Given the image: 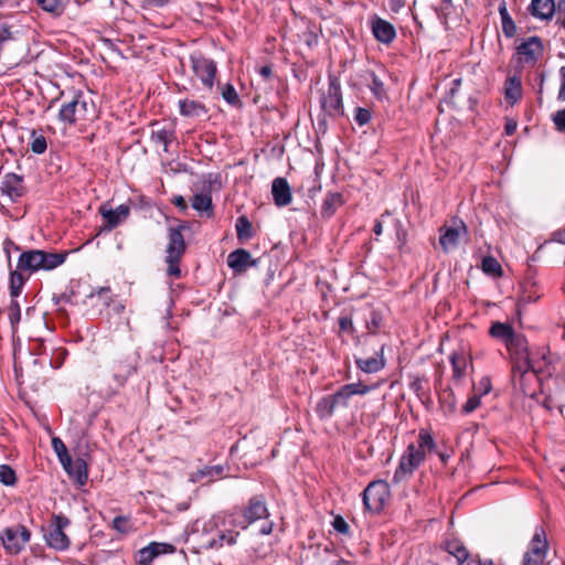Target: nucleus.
I'll return each mask as SVG.
<instances>
[{"mask_svg":"<svg viewBox=\"0 0 565 565\" xmlns=\"http://www.w3.org/2000/svg\"><path fill=\"white\" fill-rule=\"evenodd\" d=\"M238 518L235 513H220L204 522L200 534L203 550H220L236 544L239 536Z\"/></svg>","mask_w":565,"mask_h":565,"instance_id":"obj_1","label":"nucleus"},{"mask_svg":"<svg viewBox=\"0 0 565 565\" xmlns=\"http://www.w3.org/2000/svg\"><path fill=\"white\" fill-rule=\"evenodd\" d=\"M507 348L513 359L512 381L515 383L519 381L523 386V380L530 370L543 372L542 365L530 356L527 341L523 335L514 332L507 342Z\"/></svg>","mask_w":565,"mask_h":565,"instance_id":"obj_2","label":"nucleus"},{"mask_svg":"<svg viewBox=\"0 0 565 565\" xmlns=\"http://www.w3.org/2000/svg\"><path fill=\"white\" fill-rule=\"evenodd\" d=\"M372 390L371 386L358 383H350L341 386L335 393L320 398L316 405V414L320 419H329L339 407H348L353 395H365Z\"/></svg>","mask_w":565,"mask_h":565,"instance_id":"obj_3","label":"nucleus"},{"mask_svg":"<svg viewBox=\"0 0 565 565\" xmlns=\"http://www.w3.org/2000/svg\"><path fill=\"white\" fill-rule=\"evenodd\" d=\"M60 107L57 118L65 126H74L78 121L88 120L94 115V104L88 100L82 90H74L68 98L64 97Z\"/></svg>","mask_w":565,"mask_h":565,"instance_id":"obj_4","label":"nucleus"},{"mask_svg":"<svg viewBox=\"0 0 565 565\" xmlns=\"http://www.w3.org/2000/svg\"><path fill=\"white\" fill-rule=\"evenodd\" d=\"M68 252H46L43 249H29L20 254L17 263L18 269L25 270L29 276L39 270H53L65 263Z\"/></svg>","mask_w":565,"mask_h":565,"instance_id":"obj_5","label":"nucleus"},{"mask_svg":"<svg viewBox=\"0 0 565 565\" xmlns=\"http://www.w3.org/2000/svg\"><path fill=\"white\" fill-rule=\"evenodd\" d=\"M186 228V223L182 222L177 227H169L168 230L169 243L166 250V263L168 264L167 273L175 278L181 276L180 262L186 249L182 231Z\"/></svg>","mask_w":565,"mask_h":565,"instance_id":"obj_6","label":"nucleus"},{"mask_svg":"<svg viewBox=\"0 0 565 565\" xmlns=\"http://www.w3.org/2000/svg\"><path fill=\"white\" fill-rule=\"evenodd\" d=\"M424 429L418 430L417 445L411 443L401 457L399 465L394 473L393 481L395 483L402 481L405 477L411 476L413 471L424 460Z\"/></svg>","mask_w":565,"mask_h":565,"instance_id":"obj_7","label":"nucleus"},{"mask_svg":"<svg viewBox=\"0 0 565 565\" xmlns=\"http://www.w3.org/2000/svg\"><path fill=\"white\" fill-rule=\"evenodd\" d=\"M190 64L193 74L201 81L203 87L212 90L217 72L216 63L201 52H193L190 55Z\"/></svg>","mask_w":565,"mask_h":565,"instance_id":"obj_8","label":"nucleus"},{"mask_svg":"<svg viewBox=\"0 0 565 565\" xmlns=\"http://www.w3.org/2000/svg\"><path fill=\"white\" fill-rule=\"evenodd\" d=\"M31 539V532L24 525L15 524L0 532V540L8 554L21 553Z\"/></svg>","mask_w":565,"mask_h":565,"instance_id":"obj_9","label":"nucleus"},{"mask_svg":"<svg viewBox=\"0 0 565 565\" xmlns=\"http://www.w3.org/2000/svg\"><path fill=\"white\" fill-rule=\"evenodd\" d=\"M320 104L322 110L330 117L343 115L342 92L338 77L329 76L328 88L321 93Z\"/></svg>","mask_w":565,"mask_h":565,"instance_id":"obj_10","label":"nucleus"},{"mask_svg":"<svg viewBox=\"0 0 565 565\" xmlns=\"http://www.w3.org/2000/svg\"><path fill=\"white\" fill-rule=\"evenodd\" d=\"M70 519L63 514H53L52 523L49 526L44 537L46 544L56 551H65L70 547V537L64 530L70 525Z\"/></svg>","mask_w":565,"mask_h":565,"instance_id":"obj_11","label":"nucleus"},{"mask_svg":"<svg viewBox=\"0 0 565 565\" xmlns=\"http://www.w3.org/2000/svg\"><path fill=\"white\" fill-rule=\"evenodd\" d=\"M439 244L445 252L456 248L460 242L468 239V228L461 220H452L449 226L441 228Z\"/></svg>","mask_w":565,"mask_h":565,"instance_id":"obj_12","label":"nucleus"},{"mask_svg":"<svg viewBox=\"0 0 565 565\" xmlns=\"http://www.w3.org/2000/svg\"><path fill=\"white\" fill-rule=\"evenodd\" d=\"M205 182L209 184V191H211L214 185H216L217 189L222 186L221 175L218 173H210ZM192 207L198 212H204L207 216H212L213 203L211 193L204 192L194 194L192 198Z\"/></svg>","mask_w":565,"mask_h":565,"instance_id":"obj_13","label":"nucleus"},{"mask_svg":"<svg viewBox=\"0 0 565 565\" xmlns=\"http://www.w3.org/2000/svg\"><path fill=\"white\" fill-rule=\"evenodd\" d=\"M98 211L105 221V225L100 227L99 233L113 231L130 215V206L128 204H120L114 210L102 205Z\"/></svg>","mask_w":565,"mask_h":565,"instance_id":"obj_14","label":"nucleus"},{"mask_svg":"<svg viewBox=\"0 0 565 565\" xmlns=\"http://www.w3.org/2000/svg\"><path fill=\"white\" fill-rule=\"evenodd\" d=\"M228 467L223 465L204 466L190 473L189 481L202 486L210 484L227 476Z\"/></svg>","mask_w":565,"mask_h":565,"instance_id":"obj_15","label":"nucleus"},{"mask_svg":"<svg viewBox=\"0 0 565 565\" xmlns=\"http://www.w3.org/2000/svg\"><path fill=\"white\" fill-rule=\"evenodd\" d=\"M111 371L117 386L122 387L137 371L136 359L132 355L120 356L114 361Z\"/></svg>","mask_w":565,"mask_h":565,"instance_id":"obj_16","label":"nucleus"},{"mask_svg":"<svg viewBox=\"0 0 565 565\" xmlns=\"http://www.w3.org/2000/svg\"><path fill=\"white\" fill-rule=\"evenodd\" d=\"M268 516L269 512L266 503L262 500L252 499L248 507L244 510V514L237 515L239 529L245 530L249 524Z\"/></svg>","mask_w":565,"mask_h":565,"instance_id":"obj_17","label":"nucleus"},{"mask_svg":"<svg viewBox=\"0 0 565 565\" xmlns=\"http://www.w3.org/2000/svg\"><path fill=\"white\" fill-rule=\"evenodd\" d=\"M370 26L375 40L383 44H391L396 38L394 25L376 14L371 17Z\"/></svg>","mask_w":565,"mask_h":565,"instance_id":"obj_18","label":"nucleus"},{"mask_svg":"<svg viewBox=\"0 0 565 565\" xmlns=\"http://www.w3.org/2000/svg\"><path fill=\"white\" fill-rule=\"evenodd\" d=\"M227 265L235 274H243L247 268L255 267L257 260L252 258L247 249L238 248L228 254Z\"/></svg>","mask_w":565,"mask_h":565,"instance_id":"obj_19","label":"nucleus"},{"mask_svg":"<svg viewBox=\"0 0 565 565\" xmlns=\"http://www.w3.org/2000/svg\"><path fill=\"white\" fill-rule=\"evenodd\" d=\"M518 54L524 63L534 64L543 54V45L537 36H531L518 46Z\"/></svg>","mask_w":565,"mask_h":565,"instance_id":"obj_20","label":"nucleus"},{"mask_svg":"<svg viewBox=\"0 0 565 565\" xmlns=\"http://www.w3.org/2000/svg\"><path fill=\"white\" fill-rule=\"evenodd\" d=\"M1 192L12 201H17L24 194L23 178L15 173L6 174L2 181Z\"/></svg>","mask_w":565,"mask_h":565,"instance_id":"obj_21","label":"nucleus"},{"mask_svg":"<svg viewBox=\"0 0 565 565\" xmlns=\"http://www.w3.org/2000/svg\"><path fill=\"white\" fill-rule=\"evenodd\" d=\"M271 195L274 203L281 207L288 205L291 200V190L285 178H276L271 183Z\"/></svg>","mask_w":565,"mask_h":565,"instance_id":"obj_22","label":"nucleus"},{"mask_svg":"<svg viewBox=\"0 0 565 565\" xmlns=\"http://www.w3.org/2000/svg\"><path fill=\"white\" fill-rule=\"evenodd\" d=\"M150 139L157 145L162 143L167 152L169 145L175 140V130L170 125L161 126L159 122H153Z\"/></svg>","mask_w":565,"mask_h":565,"instance_id":"obj_23","label":"nucleus"},{"mask_svg":"<svg viewBox=\"0 0 565 565\" xmlns=\"http://www.w3.org/2000/svg\"><path fill=\"white\" fill-rule=\"evenodd\" d=\"M179 113L181 116L186 118H199L206 116L209 109L199 100L184 98L179 100Z\"/></svg>","mask_w":565,"mask_h":565,"instance_id":"obj_24","label":"nucleus"},{"mask_svg":"<svg viewBox=\"0 0 565 565\" xmlns=\"http://www.w3.org/2000/svg\"><path fill=\"white\" fill-rule=\"evenodd\" d=\"M318 565H354L352 562L341 557L333 547L326 546L316 553Z\"/></svg>","mask_w":565,"mask_h":565,"instance_id":"obj_25","label":"nucleus"},{"mask_svg":"<svg viewBox=\"0 0 565 565\" xmlns=\"http://www.w3.org/2000/svg\"><path fill=\"white\" fill-rule=\"evenodd\" d=\"M383 348L380 353H375L374 356L371 358H356L355 364L356 366L363 371L364 373H376L381 371L385 366V360L382 355Z\"/></svg>","mask_w":565,"mask_h":565,"instance_id":"obj_26","label":"nucleus"},{"mask_svg":"<svg viewBox=\"0 0 565 565\" xmlns=\"http://www.w3.org/2000/svg\"><path fill=\"white\" fill-rule=\"evenodd\" d=\"M344 204L343 195L340 192H329L327 193L322 205H321V215L322 217L329 218L331 217L335 211Z\"/></svg>","mask_w":565,"mask_h":565,"instance_id":"obj_27","label":"nucleus"},{"mask_svg":"<svg viewBox=\"0 0 565 565\" xmlns=\"http://www.w3.org/2000/svg\"><path fill=\"white\" fill-rule=\"evenodd\" d=\"M385 309L374 308L370 311L369 317L365 319V328L369 333H379L385 324Z\"/></svg>","mask_w":565,"mask_h":565,"instance_id":"obj_28","label":"nucleus"},{"mask_svg":"<svg viewBox=\"0 0 565 565\" xmlns=\"http://www.w3.org/2000/svg\"><path fill=\"white\" fill-rule=\"evenodd\" d=\"M529 550L532 551V554H543L546 556L548 551V543L546 539L545 530L542 526H536L533 537L530 542Z\"/></svg>","mask_w":565,"mask_h":565,"instance_id":"obj_29","label":"nucleus"},{"mask_svg":"<svg viewBox=\"0 0 565 565\" xmlns=\"http://www.w3.org/2000/svg\"><path fill=\"white\" fill-rule=\"evenodd\" d=\"M555 11L554 0H532L531 12L540 19H551Z\"/></svg>","mask_w":565,"mask_h":565,"instance_id":"obj_30","label":"nucleus"},{"mask_svg":"<svg viewBox=\"0 0 565 565\" xmlns=\"http://www.w3.org/2000/svg\"><path fill=\"white\" fill-rule=\"evenodd\" d=\"M505 99L512 105L519 102L522 97V83L519 76H510L505 82Z\"/></svg>","mask_w":565,"mask_h":565,"instance_id":"obj_31","label":"nucleus"},{"mask_svg":"<svg viewBox=\"0 0 565 565\" xmlns=\"http://www.w3.org/2000/svg\"><path fill=\"white\" fill-rule=\"evenodd\" d=\"M444 548L454 557L459 564L463 563L469 557V552L463 543L457 539L447 540L444 543Z\"/></svg>","mask_w":565,"mask_h":565,"instance_id":"obj_32","label":"nucleus"},{"mask_svg":"<svg viewBox=\"0 0 565 565\" xmlns=\"http://www.w3.org/2000/svg\"><path fill=\"white\" fill-rule=\"evenodd\" d=\"M25 270L15 269L10 273V296L11 298H18L25 285L29 276H24Z\"/></svg>","mask_w":565,"mask_h":565,"instance_id":"obj_33","label":"nucleus"},{"mask_svg":"<svg viewBox=\"0 0 565 565\" xmlns=\"http://www.w3.org/2000/svg\"><path fill=\"white\" fill-rule=\"evenodd\" d=\"M35 3L45 12L53 17H60L64 13L68 0H34Z\"/></svg>","mask_w":565,"mask_h":565,"instance_id":"obj_34","label":"nucleus"},{"mask_svg":"<svg viewBox=\"0 0 565 565\" xmlns=\"http://www.w3.org/2000/svg\"><path fill=\"white\" fill-rule=\"evenodd\" d=\"M235 228L239 242H246L254 236L253 224L245 215L237 217Z\"/></svg>","mask_w":565,"mask_h":565,"instance_id":"obj_35","label":"nucleus"},{"mask_svg":"<svg viewBox=\"0 0 565 565\" xmlns=\"http://www.w3.org/2000/svg\"><path fill=\"white\" fill-rule=\"evenodd\" d=\"M513 333H514L513 329L508 323L494 322V323H492V326L490 328V334L493 338L503 340L505 344L510 340V338L513 335Z\"/></svg>","mask_w":565,"mask_h":565,"instance_id":"obj_36","label":"nucleus"},{"mask_svg":"<svg viewBox=\"0 0 565 565\" xmlns=\"http://www.w3.org/2000/svg\"><path fill=\"white\" fill-rule=\"evenodd\" d=\"M390 497H362L363 504L371 513L379 514L382 512Z\"/></svg>","mask_w":565,"mask_h":565,"instance_id":"obj_37","label":"nucleus"},{"mask_svg":"<svg viewBox=\"0 0 565 565\" xmlns=\"http://www.w3.org/2000/svg\"><path fill=\"white\" fill-rule=\"evenodd\" d=\"M31 142H30V149L35 154H42L47 149V142L46 138L43 136L42 132L36 131L33 129L31 131Z\"/></svg>","mask_w":565,"mask_h":565,"instance_id":"obj_38","label":"nucleus"},{"mask_svg":"<svg viewBox=\"0 0 565 565\" xmlns=\"http://www.w3.org/2000/svg\"><path fill=\"white\" fill-rule=\"evenodd\" d=\"M499 13L501 15L503 33L509 38L513 36L515 34L516 28L513 20L509 15L504 2L499 7Z\"/></svg>","mask_w":565,"mask_h":565,"instance_id":"obj_39","label":"nucleus"},{"mask_svg":"<svg viewBox=\"0 0 565 565\" xmlns=\"http://www.w3.org/2000/svg\"><path fill=\"white\" fill-rule=\"evenodd\" d=\"M369 77L371 82L367 84V86L372 94L374 95V97L377 98L379 100L384 99L386 97L384 83L374 72H370Z\"/></svg>","mask_w":565,"mask_h":565,"instance_id":"obj_40","label":"nucleus"},{"mask_svg":"<svg viewBox=\"0 0 565 565\" xmlns=\"http://www.w3.org/2000/svg\"><path fill=\"white\" fill-rule=\"evenodd\" d=\"M390 487L388 483L384 480H377L369 483V486L363 489L360 494H388Z\"/></svg>","mask_w":565,"mask_h":565,"instance_id":"obj_41","label":"nucleus"},{"mask_svg":"<svg viewBox=\"0 0 565 565\" xmlns=\"http://www.w3.org/2000/svg\"><path fill=\"white\" fill-rule=\"evenodd\" d=\"M154 548L157 545L148 544L138 552V565H151L152 561L157 557Z\"/></svg>","mask_w":565,"mask_h":565,"instance_id":"obj_42","label":"nucleus"},{"mask_svg":"<svg viewBox=\"0 0 565 565\" xmlns=\"http://www.w3.org/2000/svg\"><path fill=\"white\" fill-rule=\"evenodd\" d=\"M71 477L76 478L81 483L87 479V465L84 459L77 458L71 469Z\"/></svg>","mask_w":565,"mask_h":565,"instance_id":"obj_43","label":"nucleus"},{"mask_svg":"<svg viewBox=\"0 0 565 565\" xmlns=\"http://www.w3.org/2000/svg\"><path fill=\"white\" fill-rule=\"evenodd\" d=\"M222 97L231 106H239L241 105V99L238 97V94H237L235 87L230 83H227L223 86Z\"/></svg>","mask_w":565,"mask_h":565,"instance_id":"obj_44","label":"nucleus"},{"mask_svg":"<svg viewBox=\"0 0 565 565\" xmlns=\"http://www.w3.org/2000/svg\"><path fill=\"white\" fill-rule=\"evenodd\" d=\"M8 317L13 329L17 328L21 320V308L17 298H12L8 308Z\"/></svg>","mask_w":565,"mask_h":565,"instance_id":"obj_45","label":"nucleus"},{"mask_svg":"<svg viewBox=\"0 0 565 565\" xmlns=\"http://www.w3.org/2000/svg\"><path fill=\"white\" fill-rule=\"evenodd\" d=\"M113 529L120 534H126L131 531L132 524L129 516L117 515L113 520Z\"/></svg>","mask_w":565,"mask_h":565,"instance_id":"obj_46","label":"nucleus"},{"mask_svg":"<svg viewBox=\"0 0 565 565\" xmlns=\"http://www.w3.org/2000/svg\"><path fill=\"white\" fill-rule=\"evenodd\" d=\"M51 443H52V448L55 451L58 460L68 462V456H71V455L68 454V450H67L65 444L63 443V440L60 437L54 436V437H52Z\"/></svg>","mask_w":565,"mask_h":565,"instance_id":"obj_47","label":"nucleus"},{"mask_svg":"<svg viewBox=\"0 0 565 565\" xmlns=\"http://www.w3.org/2000/svg\"><path fill=\"white\" fill-rule=\"evenodd\" d=\"M15 481V471L9 465H0V482L6 486H13Z\"/></svg>","mask_w":565,"mask_h":565,"instance_id":"obj_48","label":"nucleus"},{"mask_svg":"<svg viewBox=\"0 0 565 565\" xmlns=\"http://www.w3.org/2000/svg\"><path fill=\"white\" fill-rule=\"evenodd\" d=\"M482 270L487 274L499 275L501 273V265L495 258L488 256L482 259Z\"/></svg>","mask_w":565,"mask_h":565,"instance_id":"obj_49","label":"nucleus"},{"mask_svg":"<svg viewBox=\"0 0 565 565\" xmlns=\"http://www.w3.org/2000/svg\"><path fill=\"white\" fill-rule=\"evenodd\" d=\"M426 457L428 456L429 459H431L434 456H436L441 462H446L447 456L443 452H439L435 444L429 435L426 434Z\"/></svg>","mask_w":565,"mask_h":565,"instance_id":"obj_50","label":"nucleus"},{"mask_svg":"<svg viewBox=\"0 0 565 565\" xmlns=\"http://www.w3.org/2000/svg\"><path fill=\"white\" fill-rule=\"evenodd\" d=\"M372 113L369 108L356 107L354 113V121L360 126H364L370 122Z\"/></svg>","mask_w":565,"mask_h":565,"instance_id":"obj_51","label":"nucleus"},{"mask_svg":"<svg viewBox=\"0 0 565 565\" xmlns=\"http://www.w3.org/2000/svg\"><path fill=\"white\" fill-rule=\"evenodd\" d=\"M540 373H541V372H535V371L530 370V371H529V374H527V375L524 377V380H523V386L519 383V381H518L516 383L513 381V383H514V385H519V386H520V388L522 390V392H523L524 394H526V395H533V394H534V391H532V390H531L530 384H531L534 380H536V376H537V374H540Z\"/></svg>","mask_w":565,"mask_h":565,"instance_id":"obj_52","label":"nucleus"},{"mask_svg":"<svg viewBox=\"0 0 565 565\" xmlns=\"http://www.w3.org/2000/svg\"><path fill=\"white\" fill-rule=\"evenodd\" d=\"M331 524L335 532L343 534V535L350 534V526H349L348 522L341 515H335L333 518Z\"/></svg>","mask_w":565,"mask_h":565,"instance_id":"obj_53","label":"nucleus"},{"mask_svg":"<svg viewBox=\"0 0 565 565\" xmlns=\"http://www.w3.org/2000/svg\"><path fill=\"white\" fill-rule=\"evenodd\" d=\"M340 332L354 333L355 328L353 326L352 318L348 315H341L338 319Z\"/></svg>","mask_w":565,"mask_h":565,"instance_id":"obj_54","label":"nucleus"},{"mask_svg":"<svg viewBox=\"0 0 565 565\" xmlns=\"http://www.w3.org/2000/svg\"><path fill=\"white\" fill-rule=\"evenodd\" d=\"M545 557L543 554H532V551L529 550L523 556L522 565H542Z\"/></svg>","mask_w":565,"mask_h":565,"instance_id":"obj_55","label":"nucleus"},{"mask_svg":"<svg viewBox=\"0 0 565 565\" xmlns=\"http://www.w3.org/2000/svg\"><path fill=\"white\" fill-rule=\"evenodd\" d=\"M150 544L157 545V548H154L157 557L163 554H172L175 552V546L170 543L151 542Z\"/></svg>","mask_w":565,"mask_h":565,"instance_id":"obj_56","label":"nucleus"},{"mask_svg":"<svg viewBox=\"0 0 565 565\" xmlns=\"http://www.w3.org/2000/svg\"><path fill=\"white\" fill-rule=\"evenodd\" d=\"M553 122L558 131L565 132V108L554 114Z\"/></svg>","mask_w":565,"mask_h":565,"instance_id":"obj_57","label":"nucleus"},{"mask_svg":"<svg viewBox=\"0 0 565 565\" xmlns=\"http://www.w3.org/2000/svg\"><path fill=\"white\" fill-rule=\"evenodd\" d=\"M479 405H480V396L476 394L468 398V401L466 402V404L462 407V412L466 414H469V413L473 412L475 409H477L479 407Z\"/></svg>","mask_w":565,"mask_h":565,"instance_id":"obj_58","label":"nucleus"},{"mask_svg":"<svg viewBox=\"0 0 565 565\" xmlns=\"http://www.w3.org/2000/svg\"><path fill=\"white\" fill-rule=\"evenodd\" d=\"M109 294H110V288L109 287H100L96 291H92L88 295V297L89 298L98 297V298L104 300L105 305H108Z\"/></svg>","mask_w":565,"mask_h":565,"instance_id":"obj_59","label":"nucleus"},{"mask_svg":"<svg viewBox=\"0 0 565 565\" xmlns=\"http://www.w3.org/2000/svg\"><path fill=\"white\" fill-rule=\"evenodd\" d=\"M390 216L388 212L383 213L380 218L375 220L373 232L376 236H380L383 232V221L384 217Z\"/></svg>","mask_w":565,"mask_h":565,"instance_id":"obj_60","label":"nucleus"},{"mask_svg":"<svg viewBox=\"0 0 565 565\" xmlns=\"http://www.w3.org/2000/svg\"><path fill=\"white\" fill-rule=\"evenodd\" d=\"M559 76H561V87H559V90H558V99L559 100H565V66H562L559 68Z\"/></svg>","mask_w":565,"mask_h":565,"instance_id":"obj_61","label":"nucleus"},{"mask_svg":"<svg viewBox=\"0 0 565 565\" xmlns=\"http://www.w3.org/2000/svg\"><path fill=\"white\" fill-rule=\"evenodd\" d=\"M172 203L179 207L181 211H185L188 209L186 201L182 195H177L173 198Z\"/></svg>","mask_w":565,"mask_h":565,"instance_id":"obj_62","label":"nucleus"},{"mask_svg":"<svg viewBox=\"0 0 565 565\" xmlns=\"http://www.w3.org/2000/svg\"><path fill=\"white\" fill-rule=\"evenodd\" d=\"M460 82L461 81L459 78L452 79V82H451L452 86L449 89V102L452 104H455V94L460 85Z\"/></svg>","mask_w":565,"mask_h":565,"instance_id":"obj_63","label":"nucleus"},{"mask_svg":"<svg viewBox=\"0 0 565 565\" xmlns=\"http://www.w3.org/2000/svg\"><path fill=\"white\" fill-rule=\"evenodd\" d=\"M516 127H518V124H516V121H515V120H513V119H508V120H507V124H505V127H504V129H505V134H507L508 136L513 135V134L515 132V130H516Z\"/></svg>","mask_w":565,"mask_h":565,"instance_id":"obj_64","label":"nucleus"}]
</instances>
